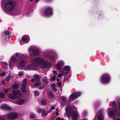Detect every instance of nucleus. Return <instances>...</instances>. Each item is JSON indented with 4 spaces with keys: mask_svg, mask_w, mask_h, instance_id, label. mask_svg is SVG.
Masks as SVG:
<instances>
[{
    "mask_svg": "<svg viewBox=\"0 0 120 120\" xmlns=\"http://www.w3.org/2000/svg\"><path fill=\"white\" fill-rule=\"evenodd\" d=\"M87 114V112L86 111H84L82 114L83 116H86Z\"/></svg>",
    "mask_w": 120,
    "mask_h": 120,
    "instance_id": "32",
    "label": "nucleus"
},
{
    "mask_svg": "<svg viewBox=\"0 0 120 120\" xmlns=\"http://www.w3.org/2000/svg\"><path fill=\"white\" fill-rule=\"evenodd\" d=\"M3 65H4L5 66H7L8 65L7 64L6 62H4L3 63Z\"/></svg>",
    "mask_w": 120,
    "mask_h": 120,
    "instance_id": "51",
    "label": "nucleus"
},
{
    "mask_svg": "<svg viewBox=\"0 0 120 120\" xmlns=\"http://www.w3.org/2000/svg\"><path fill=\"white\" fill-rule=\"evenodd\" d=\"M107 111H108V115L109 117L114 118L115 117V113L112 110L111 108H108Z\"/></svg>",
    "mask_w": 120,
    "mask_h": 120,
    "instance_id": "13",
    "label": "nucleus"
},
{
    "mask_svg": "<svg viewBox=\"0 0 120 120\" xmlns=\"http://www.w3.org/2000/svg\"><path fill=\"white\" fill-rule=\"evenodd\" d=\"M26 79H24L22 80V85H26Z\"/></svg>",
    "mask_w": 120,
    "mask_h": 120,
    "instance_id": "27",
    "label": "nucleus"
},
{
    "mask_svg": "<svg viewBox=\"0 0 120 120\" xmlns=\"http://www.w3.org/2000/svg\"><path fill=\"white\" fill-rule=\"evenodd\" d=\"M38 112L41 113L42 111V109H39L38 111Z\"/></svg>",
    "mask_w": 120,
    "mask_h": 120,
    "instance_id": "46",
    "label": "nucleus"
},
{
    "mask_svg": "<svg viewBox=\"0 0 120 120\" xmlns=\"http://www.w3.org/2000/svg\"><path fill=\"white\" fill-rule=\"evenodd\" d=\"M35 80V79H31V81L32 82H34V81Z\"/></svg>",
    "mask_w": 120,
    "mask_h": 120,
    "instance_id": "54",
    "label": "nucleus"
},
{
    "mask_svg": "<svg viewBox=\"0 0 120 120\" xmlns=\"http://www.w3.org/2000/svg\"><path fill=\"white\" fill-rule=\"evenodd\" d=\"M44 56L48 58L51 61H54L57 58V55L56 54L54 56L49 55L48 54H44Z\"/></svg>",
    "mask_w": 120,
    "mask_h": 120,
    "instance_id": "16",
    "label": "nucleus"
},
{
    "mask_svg": "<svg viewBox=\"0 0 120 120\" xmlns=\"http://www.w3.org/2000/svg\"><path fill=\"white\" fill-rule=\"evenodd\" d=\"M40 84V83L38 82H35L34 83V85L35 86H38Z\"/></svg>",
    "mask_w": 120,
    "mask_h": 120,
    "instance_id": "36",
    "label": "nucleus"
},
{
    "mask_svg": "<svg viewBox=\"0 0 120 120\" xmlns=\"http://www.w3.org/2000/svg\"><path fill=\"white\" fill-rule=\"evenodd\" d=\"M4 93L0 92V98H4Z\"/></svg>",
    "mask_w": 120,
    "mask_h": 120,
    "instance_id": "26",
    "label": "nucleus"
},
{
    "mask_svg": "<svg viewBox=\"0 0 120 120\" xmlns=\"http://www.w3.org/2000/svg\"><path fill=\"white\" fill-rule=\"evenodd\" d=\"M59 113L58 112H56V116H58L59 115Z\"/></svg>",
    "mask_w": 120,
    "mask_h": 120,
    "instance_id": "57",
    "label": "nucleus"
},
{
    "mask_svg": "<svg viewBox=\"0 0 120 120\" xmlns=\"http://www.w3.org/2000/svg\"><path fill=\"white\" fill-rule=\"evenodd\" d=\"M31 63V64L28 65L26 67H25L24 69L25 71L36 70L37 69V67L35 64Z\"/></svg>",
    "mask_w": 120,
    "mask_h": 120,
    "instance_id": "10",
    "label": "nucleus"
},
{
    "mask_svg": "<svg viewBox=\"0 0 120 120\" xmlns=\"http://www.w3.org/2000/svg\"><path fill=\"white\" fill-rule=\"evenodd\" d=\"M26 56L20 53H16L14 54L11 58L9 62V65L11 67L15 66L17 62V59H19L18 63L19 65L17 66L18 69L21 70L24 69V67L26 64L25 60Z\"/></svg>",
    "mask_w": 120,
    "mask_h": 120,
    "instance_id": "1",
    "label": "nucleus"
},
{
    "mask_svg": "<svg viewBox=\"0 0 120 120\" xmlns=\"http://www.w3.org/2000/svg\"><path fill=\"white\" fill-rule=\"evenodd\" d=\"M42 15L44 16H49L52 14V10L51 7H49L46 8L44 10V12H41Z\"/></svg>",
    "mask_w": 120,
    "mask_h": 120,
    "instance_id": "9",
    "label": "nucleus"
},
{
    "mask_svg": "<svg viewBox=\"0 0 120 120\" xmlns=\"http://www.w3.org/2000/svg\"><path fill=\"white\" fill-rule=\"evenodd\" d=\"M22 41L24 43H28L30 40L29 36L26 35L23 36L22 38Z\"/></svg>",
    "mask_w": 120,
    "mask_h": 120,
    "instance_id": "15",
    "label": "nucleus"
},
{
    "mask_svg": "<svg viewBox=\"0 0 120 120\" xmlns=\"http://www.w3.org/2000/svg\"><path fill=\"white\" fill-rule=\"evenodd\" d=\"M51 86L53 88L55 87L56 86V85L55 84L53 83L51 84Z\"/></svg>",
    "mask_w": 120,
    "mask_h": 120,
    "instance_id": "41",
    "label": "nucleus"
},
{
    "mask_svg": "<svg viewBox=\"0 0 120 120\" xmlns=\"http://www.w3.org/2000/svg\"><path fill=\"white\" fill-rule=\"evenodd\" d=\"M41 104L42 105H45L46 103V101L45 100H43L41 102Z\"/></svg>",
    "mask_w": 120,
    "mask_h": 120,
    "instance_id": "34",
    "label": "nucleus"
},
{
    "mask_svg": "<svg viewBox=\"0 0 120 120\" xmlns=\"http://www.w3.org/2000/svg\"><path fill=\"white\" fill-rule=\"evenodd\" d=\"M116 103L115 101H113L112 102V107H113V110H114L115 112L117 113V110H116V108L115 109V106L116 105Z\"/></svg>",
    "mask_w": 120,
    "mask_h": 120,
    "instance_id": "20",
    "label": "nucleus"
},
{
    "mask_svg": "<svg viewBox=\"0 0 120 120\" xmlns=\"http://www.w3.org/2000/svg\"><path fill=\"white\" fill-rule=\"evenodd\" d=\"M65 110L67 115L71 116L73 120H77L79 116V113L77 111H73L72 107L70 105L67 106Z\"/></svg>",
    "mask_w": 120,
    "mask_h": 120,
    "instance_id": "4",
    "label": "nucleus"
},
{
    "mask_svg": "<svg viewBox=\"0 0 120 120\" xmlns=\"http://www.w3.org/2000/svg\"><path fill=\"white\" fill-rule=\"evenodd\" d=\"M11 90L10 89H5L4 90V92L5 93H7L10 91Z\"/></svg>",
    "mask_w": 120,
    "mask_h": 120,
    "instance_id": "35",
    "label": "nucleus"
},
{
    "mask_svg": "<svg viewBox=\"0 0 120 120\" xmlns=\"http://www.w3.org/2000/svg\"><path fill=\"white\" fill-rule=\"evenodd\" d=\"M8 40H9V38H10L9 36H8Z\"/></svg>",
    "mask_w": 120,
    "mask_h": 120,
    "instance_id": "62",
    "label": "nucleus"
},
{
    "mask_svg": "<svg viewBox=\"0 0 120 120\" xmlns=\"http://www.w3.org/2000/svg\"><path fill=\"white\" fill-rule=\"evenodd\" d=\"M11 15H16V14L15 12H12V13H11Z\"/></svg>",
    "mask_w": 120,
    "mask_h": 120,
    "instance_id": "49",
    "label": "nucleus"
},
{
    "mask_svg": "<svg viewBox=\"0 0 120 120\" xmlns=\"http://www.w3.org/2000/svg\"><path fill=\"white\" fill-rule=\"evenodd\" d=\"M34 78L35 81H39L40 80V77L37 74H36L34 76Z\"/></svg>",
    "mask_w": 120,
    "mask_h": 120,
    "instance_id": "19",
    "label": "nucleus"
},
{
    "mask_svg": "<svg viewBox=\"0 0 120 120\" xmlns=\"http://www.w3.org/2000/svg\"><path fill=\"white\" fill-rule=\"evenodd\" d=\"M64 64V62L62 61H60L58 62L57 65L56 67L59 70H60L62 67V66Z\"/></svg>",
    "mask_w": 120,
    "mask_h": 120,
    "instance_id": "17",
    "label": "nucleus"
},
{
    "mask_svg": "<svg viewBox=\"0 0 120 120\" xmlns=\"http://www.w3.org/2000/svg\"><path fill=\"white\" fill-rule=\"evenodd\" d=\"M31 63L35 64L36 66H40L42 68H48L51 66V64L47 61L44 60L42 57H37L32 59Z\"/></svg>",
    "mask_w": 120,
    "mask_h": 120,
    "instance_id": "2",
    "label": "nucleus"
},
{
    "mask_svg": "<svg viewBox=\"0 0 120 120\" xmlns=\"http://www.w3.org/2000/svg\"><path fill=\"white\" fill-rule=\"evenodd\" d=\"M48 95L50 99H52L53 98V95L52 92H49Z\"/></svg>",
    "mask_w": 120,
    "mask_h": 120,
    "instance_id": "24",
    "label": "nucleus"
},
{
    "mask_svg": "<svg viewBox=\"0 0 120 120\" xmlns=\"http://www.w3.org/2000/svg\"><path fill=\"white\" fill-rule=\"evenodd\" d=\"M26 86L22 85V86L21 88V91L25 93L26 92Z\"/></svg>",
    "mask_w": 120,
    "mask_h": 120,
    "instance_id": "22",
    "label": "nucleus"
},
{
    "mask_svg": "<svg viewBox=\"0 0 120 120\" xmlns=\"http://www.w3.org/2000/svg\"><path fill=\"white\" fill-rule=\"evenodd\" d=\"M18 116L16 113H9L4 116H0V120H6V119L11 120L16 118Z\"/></svg>",
    "mask_w": 120,
    "mask_h": 120,
    "instance_id": "5",
    "label": "nucleus"
},
{
    "mask_svg": "<svg viewBox=\"0 0 120 120\" xmlns=\"http://www.w3.org/2000/svg\"><path fill=\"white\" fill-rule=\"evenodd\" d=\"M62 85V83L60 82H59L58 83V86L59 87H61V86Z\"/></svg>",
    "mask_w": 120,
    "mask_h": 120,
    "instance_id": "43",
    "label": "nucleus"
},
{
    "mask_svg": "<svg viewBox=\"0 0 120 120\" xmlns=\"http://www.w3.org/2000/svg\"><path fill=\"white\" fill-rule=\"evenodd\" d=\"M5 75V73L4 72L1 75V76H3Z\"/></svg>",
    "mask_w": 120,
    "mask_h": 120,
    "instance_id": "53",
    "label": "nucleus"
},
{
    "mask_svg": "<svg viewBox=\"0 0 120 120\" xmlns=\"http://www.w3.org/2000/svg\"><path fill=\"white\" fill-rule=\"evenodd\" d=\"M63 74H59L58 75V77H61L63 75H64Z\"/></svg>",
    "mask_w": 120,
    "mask_h": 120,
    "instance_id": "45",
    "label": "nucleus"
},
{
    "mask_svg": "<svg viewBox=\"0 0 120 120\" xmlns=\"http://www.w3.org/2000/svg\"><path fill=\"white\" fill-rule=\"evenodd\" d=\"M0 108L4 110H10L11 108L8 105L6 104H3L1 105Z\"/></svg>",
    "mask_w": 120,
    "mask_h": 120,
    "instance_id": "18",
    "label": "nucleus"
},
{
    "mask_svg": "<svg viewBox=\"0 0 120 120\" xmlns=\"http://www.w3.org/2000/svg\"><path fill=\"white\" fill-rule=\"evenodd\" d=\"M35 1L36 2H38L39 1V0H35Z\"/></svg>",
    "mask_w": 120,
    "mask_h": 120,
    "instance_id": "59",
    "label": "nucleus"
},
{
    "mask_svg": "<svg viewBox=\"0 0 120 120\" xmlns=\"http://www.w3.org/2000/svg\"><path fill=\"white\" fill-rule=\"evenodd\" d=\"M51 79L53 81H55L56 80V76L54 75L51 78Z\"/></svg>",
    "mask_w": 120,
    "mask_h": 120,
    "instance_id": "39",
    "label": "nucleus"
},
{
    "mask_svg": "<svg viewBox=\"0 0 120 120\" xmlns=\"http://www.w3.org/2000/svg\"><path fill=\"white\" fill-rule=\"evenodd\" d=\"M44 88V86L43 85L39 86L38 87V88L39 89L41 90L43 89Z\"/></svg>",
    "mask_w": 120,
    "mask_h": 120,
    "instance_id": "37",
    "label": "nucleus"
},
{
    "mask_svg": "<svg viewBox=\"0 0 120 120\" xmlns=\"http://www.w3.org/2000/svg\"><path fill=\"white\" fill-rule=\"evenodd\" d=\"M70 67L68 66H65L63 68V70L61 71L60 72L63 73L64 75L67 74L70 72Z\"/></svg>",
    "mask_w": 120,
    "mask_h": 120,
    "instance_id": "11",
    "label": "nucleus"
},
{
    "mask_svg": "<svg viewBox=\"0 0 120 120\" xmlns=\"http://www.w3.org/2000/svg\"><path fill=\"white\" fill-rule=\"evenodd\" d=\"M117 114H118V115H119V116H120V115H119L118 113H117Z\"/></svg>",
    "mask_w": 120,
    "mask_h": 120,
    "instance_id": "64",
    "label": "nucleus"
},
{
    "mask_svg": "<svg viewBox=\"0 0 120 120\" xmlns=\"http://www.w3.org/2000/svg\"><path fill=\"white\" fill-rule=\"evenodd\" d=\"M35 117V116L34 114H31L30 116V117L31 118L34 119Z\"/></svg>",
    "mask_w": 120,
    "mask_h": 120,
    "instance_id": "38",
    "label": "nucleus"
},
{
    "mask_svg": "<svg viewBox=\"0 0 120 120\" xmlns=\"http://www.w3.org/2000/svg\"><path fill=\"white\" fill-rule=\"evenodd\" d=\"M12 87L14 89H16L19 87L18 85L16 84H14L12 86Z\"/></svg>",
    "mask_w": 120,
    "mask_h": 120,
    "instance_id": "25",
    "label": "nucleus"
},
{
    "mask_svg": "<svg viewBox=\"0 0 120 120\" xmlns=\"http://www.w3.org/2000/svg\"><path fill=\"white\" fill-rule=\"evenodd\" d=\"M47 112L45 111H43L42 112V114L44 116H46L47 114Z\"/></svg>",
    "mask_w": 120,
    "mask_h": 120,
    "instance_id": "40",
    "label": "nucleus"
},
{
    "mask_svg": "<svg viewBox=\"0 0 120 120\" xmlns=\"http://www.w3.org/2000/svg\"><path fill=\"white\" fill-rule=\"evenodd\" d=\"M55 109V107L54 106L52 107L51 108V109Z\"/></svg>",
    "mask_w": 120,
    "mask_h": 120,
    "instance_id": "52",
    "label": "nucleus"
},
{
    "mask_svg": "<svg viewBox=\"0 0 120 120\" xmlns=\"http://www.w3.org/2000/svg\"><path fill=\"white\" fill-rule=\"evenodd\" d=\"M104 116L102 114H100L98 116V120H104Z\"/></svg>",
    "mask_w": 120,
    "mask_h": 120,
    "instance_id": "23",
    "label": "nucleus"
},
{
    "mask_svg": "<svg viewBox=\"0 0 120 120\" xmlns=\"http://www.w3.org/2000/svg\"><path fill=\"white\" fill-rule=\"evenodd\" d=\"M29 1H30L31 2L33 0H29Z\"/></svg>",
    "mask_w": 120,
    "mask_h": 120,
    "instance_id": "63",
    "label": "nucleus"
},
{
    "mask_svg": "<svg viewBox=\"0 0 120 120\" xmlns=\"http://www.w3.org/2000/svg\"><path fill=\"white\" fill-rule=\"evenodd\" d=\"M63 118H61L58 117L56 118V120H63Z\"/></svg>",
    "mask_w": 120,
    "mask_h": 120,
    "instance_id": "42",
    "label": "nucleus"
},
{
    "mask_svg": "<svg viewBox=\"0 0 120 120\" xmlns=\"http://www.w3.org/2000/svg\"><path fill=\"white\" fill-rule=\"evenodd\" d=\"M29 52L30 56H38L41 53L40 50L37 47L31 46L29 48Z\"/></svg>",
    "mask_w": 120,
    "mask_h": 120,
    "instance_id": "6",
    "label": "nucleus"
},
{
    "mask_svg": "<svg viewBox=\"0 0 120 120\" xmlns=\"http://www.w3.org/2000/svg\"><path fill=\"white\" fill-rule=\"evenodd\" d=\"M5 81L4 80H3L2 81V83L3 85H5Z\"/></svg>",
    "mask_w": 120,
    "mask_h": 120,
    "instance_id": "48",
    "label": "nucleus"
},
{
    "mask_svg": "<svg viewBox=\"0 0 120 120\" xmlns=\"http://www.w3.org/2000/svg\"><path fill=\"white\" fill-rule=\"evenodd\" d=\"M115 120H120V118H117Z\"/></svg>",
    "mask_w": 120,
    "mask_h": 120,
    "instance_id": "58",
    "label": "nucleus"
},
{
    "mask_svg": "<svg viewBox=\"0 0 120 120\" xmlns=\"http://www.w3.org/2000/svg\"><path fill=\"white\" fill-rule=\"evenodd\" d=\"M5 34L6 35H9L10 34V32L8 30H6L5 31Z\"/></svg>",
    "mask_w": 120,
    "mask_h": 120,
    "instance_id": "29",
    "label": "nucleus"
},
{
    "mask_svg": "<svg viewBox=\"0 0 120 120\" xmlns=\"http://www.w3.org/2000/svg\"><path fill=\"white\" fill-rule=\"evenodd\" d=\"M24 102V100L23 99H20L17 102V103L18 104L21 105L23 104Z\"/></svg>",
    "mask_w": 120,
    "mask_h": 120,
    "instance_id": "21",
    "label": "nucleus"
},
{
    "mask_svg": "<svg viewBox=\"0 0 120 120\" xmlns=\"http://www.w3.org/2000/svg\"><path fill=\"white\" fill-rule=\"evenodd\" d=\"M110 80L109 76L108 74H105L101 77V81L103 83L107 84L109 82Z\"/></svg>",
    "mask_w": 120,
    "mask_h": 120,
    "instance_id": "7",
    "label": "nucleus"
},
{
    "mask_svg": "<svg viewBox=\"0 0 120 120\" xmlns=\"http://www.w3.org/2000/svg\"><path fill=\"white\" fill-rule=\"evenodd\" d=\"M118 104V108L119 109V110L120 111V101L119 102Z\"/></svg>",
    "mask_w": 120,
    "mask_h": 120,
    "instance_id": "50",
    "label": "nucleus"
},
{
    "mask_svg": "<svg viewBox=\"0 0 120 120\" xmlns=\"http://www.w3.org/2000/svg\"><path fill=\"white\" fill-rule=\"evenodd\" d=\"M88 119L86 118H84L82 120H88Z\"/></svg>",
    "mask_w": 120,
    "mask_h": 120,
    "instance_id": "56",
    "label": "nucleus"
},
{
    "mask_svg": "<svg viewBox=\"0 0 120 120\" xmlns=\"http://www.w3.org/2000/svg\"><path fill=\"white\" fill-rule=\"evenodd\" d=\"M52 90L54 91L55 92H56L57 90L56 89L55 87L52 88Z\"/></svg>",
    "mask_w": 120,
    "mask_h": 120,
    "instance_id": "44",
    "label": "nucleus"
},
{
    "mask_svg": "<svg viewBox=\"0 0 120 120\" xmlns=\"http://www.w3.org/2000/svg\"><path fill=\"white\" fill-rule=\"evenodd\" d=\"M12 77V76H11L8 75L7 76L5 79L7 81H9L10 79Z\"/></svg>",
    "mask_w": 120,
    "mask_h": 120,
    "instance_id": "28",
    "label": "nucleus"
},
{
    "mask_svg": "<svg viewBox=\"0 0 120 120\" xmlns=\"http://www.w3.org/2000/svg\"><path fill=\"white\" fill-rule=\"evenodd\" d=\"M31 87L33 88H35L34 86V85H31Z\"/></svg>",
    "mask_w": 120,
    "mask_h": 120,
    "instance_id": "55",
    "label": "nucleus"
},
{
    "mask_svg": "<svg viewBox=\"0 0 120 120\" xmlns=\"http://www.w3.org/2000/svg\"><path fill=\"white\" fill-rule=\"evenodd\" d=\"M15 3L13 0H2L1 2V7L3 9H5L8 11H11L15 7Z\"/></svg>",
    "mask_w": 120,
    "mask_h": 120,
    "instance_id": "3",
    "label": "nucleus"
},
{
    "mask_svg": "<svg viewBox=\"0 0 120 120\" xmlns=\"http://www.w3.org/2000/svg\"><path fill=\"white\" fill-rule=\"evenodd\" d=\"M24 74L23 71H21L19 72L18 73L19 76H22Z\"/></svg>",
    "mask_w": 120,
    "mask_h": 120,
    "instance_id": "31",
    "label": "nucleus"
},
{
    "mask_svg": "<svg viewBox=\"0 0 120 120\" xmlns=\"http://www.w3.org/2000/svg\"><path fill=\"white\" fill-rule=\"evenodd\" d=\"M43 81L45 82H48V79L46 77H45L43 79Z\"/></svg>",
    "mask_w": 120,
    "mask_h": 120,
    "instance_id": "30",
    "label": "nucleus"
},
{
    "mask_svg": "<svg viewBox=\"0 0 120 120\" xmlns=\"http://www.w3.org/2000/svg\"><path fill=\"white\" fill-rule=\"evenodd\" d=\"M39 94V93L38 91L36 90L34 92V94L35 96H38Z\"/></svg>",
    "mask_w": 120,
    "mask_h": 120,
    "instance_id": "33",
    "label": "nucleus"
},
{
    "mask_svg": "<svg viewBox=\"0 0 120 120\" xmlns=\"http://www.w3.org/2000/svg\"><path fill=\"white\" fill-rule=\"evenodd\" d=\"M56 80L57 81H59V79H56Z\"/></svg>",
    "mask_w": 120,
    "mask_h": 120,
    "instance_id": "60",
    "label": "nucleus"
},
{
    "mask_svg": "<svg viewBox=\"0 0 120 120\" xmlns=\"http://www.w3.org/2000/svg\"><path fill=\"white\" fill-rule=\"evenodd\" d=\"M81 94L80 92H77L71 94L69 97V98H71L72 99H75L79 97Z\"/></svg>",
    "mask_w": 120,
    "mask_h": 120,
    "instance_id": "12",
    "label": "nucleus"
},
{
    "mask_svg": "<svg viewBox=\"0 0 120 120\" xmlns=\"http://www.w3.org/2000/svg\"><path fill=\"white\" fill-rule=\"evenodd\" d=\"M26 15L27 16H29L28 15V14H27Z\"/></svg>",
    "mask_w": 120,
    "mask_h": 120,
    "instance_id": "61",
    "label": "nucleus"
},
{
    "mask_svg": "<svg viewBox=\"0 0 120 120\" xmlns=\"http://www.w3.org/2000/svg\"><path fill=\"white\" fill-rule=\"evenodd\" d=\"M60 102L61 105L63 107L66 105L67 104L66 98L65 97H60Z\"/></svg>",
    "mask_w": 120,
    "mask_h": 120,
    "instance_id": "14",
    "label": "nucleus"
},
{
    "mask_svg": "<svg viewBox=\"0 0 120 120\" xmlns=\"http://www.w3.org/2000/svg\"><path fill=\"white\" fill-rule=\"evenodd\" d=\"M52 72L53 73L54 75L55 76L56 75H57V74L56 73V71H52Z\"/></svg>",
    "mask_w": 120,
    "mask_h": 120,
    "instance_id": "47",
    "label": "nucleus"
},
{
    "mask_svg": "<svg viewBox=\"0 0 120 120\" xmlns=\"http://www.w3.org/2000/svg\"><path fill=\"white\" fill-rule=\"evenodd\" d=\"M21 95V93L18 91L13 90L12 94H10L9 95V97L10 99H14L19 97Z\"/></svg>",
    "mask_w": 120,
    "mask_h": 120,
    "instance_id": "8",
    "label": "nucleus"
}]
</instances>
